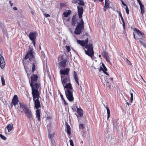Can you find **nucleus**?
Here are the masks:
<instances>
[{"mask_svg": "<svg viewBox=\"0 0 146 146\" xmlns=\"http://www.w3.org/2000/svg\"><path fill=\"white\" fill-rule=\"evenodd\" d=\"M61 78L66 98L69 101L72 102L74 100L73 95V90L71 84L69 82L70 81L69 76H64L61 75Z\"/></svg>", "mask_w": 146, "mask_h": 146, "instance_id": "obj_1", "label": "nucleus"}, {"mask_svg": "<svg viewBox=\"0 0 146 146\" xmlns=\"http://www.w3.org/2000/svg\"><path fill=\"white\" fill-rule=\"evenodd\" d=\"M88 39L86 38L85 40H78L77 43L83 47V49L85 51L86 54L90 56L92 59H94V52L93 50V46L92 42L91 41H89Z\"/></svg>", "mask_w": 146, "mask_h": 146, "instance_id": "obj_2", "label": "nucleus"}, {"mask_svg": "<svg viewBox=\"0 0 146 146\" xmlns=\"http://www.w3.org/2000/svg\"><path fill=\"white\" fill-rule=\"evenodd\" d=\"M77 9L79 18L80 19V21L79 23H78V25L76 27L74 31V34L77 35H80L84 28V22L82 18L83 8L81 6H77Z\"/></svg>", "mask_w": 146, "mask_h": 146, "instance_id": "obj_3", "label": "nucleus"}, {"mask_svg": "<svg viewBox=\"0 0 146 146\" xmlns=\"http://www.w3.org/2000/svg\"><path fill=\"white\" fill-rule=\"evenodd\" d=\"M32 94L33 98L34 104L35 108L37 109L36 113V118L39 121H40V110L38 108L40 107V102L39 100L40 97L39 91L32 92Z\"/></svg>", "mask_w": 146, "mask_h": 146, "instance_id": "obj_4", "label": "nucleus"}, {"mask_svg": "<svg viewBox=\"0 0 146 146\" xmlns=\"http://www.w3.org/2000/svg\"><path fill=\"white\" fill-rule=\"evenodd\" d=\"M34 52L33 51V49L31 48H29V50L26 55L25 59L29 58L30 62L29 63L30 65L32 67V72L34 73L36 68H37V63L35 60L34 56Z\"/></svg>", "mask_w": 146, "mask_h": 146, "instance_id": "obj_5", "label": "nucleus"}, {"mask_svg": "<svg viewBox=\"0 0 146 146\" xmlns=\"http://www.w3.org/2000/svg\"><path fill=\"white\" fill-rule=\"evenodd\" d=\"M31 81L30 85L31 88L32 92L39 91V88L40 85L39 82H37L38 76L34 74H32L31 76Z\"/></svg>", "mask_w": 146, "mask_h": 146, "instance_id": "obj_6", "label": "nucleus"}, {"mask_svg": "<svg viewBox=\"0 0 146 146\" xmlns=\"http://www.w3.org/2000/svg\"><path fill=\"white\" fill-rule=\"evenodd\" d=\"M102 64L103 67L101 66L100 67V70H102L107 75L104 78L105 82L104 83V85L106 84V86L108 87L109 89H110L111 84L113 82V78L109 76L108 73L106 72L107 69L104 64L102 63Z\"/></svg>", "mask_w": 146, "mask_h": 146, "instance_id": "obj_7", "label": "nucleus"}, {"mask_svg": "<svg viewBox=\"0 0 146 146\" xmlns=\"http://www.w3.org/2000/svg\"><path fill=\"white\" fill-rule=\"evenodd\" d=\"M21 108L23 110L26 116L29 118H32L33 115L31 110L26 106L24 105H21Z\"/></svg>", "mask_w": 146, "mask_h": 146, "instance_id": "obj_8", "label": "nucleus"}, {"mask_svg": "<svg viewBox=\"0 0 146 146\" xmlns=\"http://www.w3.org/2000/svg\"><path fill=\"white\" fill-rule=\"evenodd\" d=\"M37 34L36 32H31L28 35L29 39L31 40L34 46H35V40Z\"/></svg>", "mask_w": 146, "mask_h": 146, "instance_id": "obj_9", "label": "nucleus"}, {"mask_svg": "<svg viewBox=\"0 0 146 146\" xmlns=\"http://www.w3.org/2000/svg\"><path fill=\"white\" fill-rule=\"evenodd\" d=\"M77 108V112L78 113V115L76 114V116L78 118V121L80 122H81L82 121V119L83 118V111L82 109L80 108Z\"/></svg>", "mask_w": 146, "mask_h": 146, "instance_id": "obj_10", "label": "nucleus"}, {"mask_svg": "<svg viewBox=\"0 0 146 146\" xmlns=\"http://www.w3.org/2000/svg\"><path fill=\"white\" fill-rule=\"evenodd\" d=\"M70 69L69 68H67L64 69H61L60 70V72L61 75H63L64 76H69L68 73Z\"/></svg>", "mask_w": 146, "mask_h": 146, "instance_id": "obj_11", "label": "nucleus"}, {"mask_svg": "<svg viewBox=\"0 0 146 146\" xmlns=\"http://www.w3.org/2000/svg\"><path fill=\"white\" fill-rule=\"evenodd\" d=\"M19 102L18 97L17 95L14 96L12 100V103L11 104V106L12 107L13 105L15 106Z\"/></svg>", "mask_w": 146, "mask_h": 146, "instance_id": "obj_12", "label": "nucleus"}, {"mask_svg": "<svg viewBox=\"0 0 146 146\" xmlns=\"http://www.w3.org/2000/svg\"><path fill=\"white\" fill-rule=\"evenodd\" d=\"M13 127V125L12 123H10L6 127V129H5V133L7 134L8 133L10 132L12 130Z\"/></svg>", "mask_w": 146, "mask_h": 146, "instance_id": "obj_13", "label": "nucleus"}, {"mask_svg": "<svg viewBox=\"0 0 146 146\" xmlns=\"http://www.w3.org/2000/svg\"><path fill=\"white\" fill-rule=\"evenodd\" d=\"M5 66V62L3 57L0 54V66L2 69L4 68Z\"/></svg>", "mask_w": 146, "mask_h": 146, "instance_id": "obj_14", "label": "nucleus"}, {"mask_svg": "<svg viewBox=\"0 0 146 146\" xmlns=\"http://www.w3.org/2000/svg\"><path fill=\"white\" fill-rule=\"evenodd\" d=\"M78 19V17L76 15H75L73 16L72 18V25H74L77 23H78L77 22Z\"/></svg>", "mask_w": 146, "mask_h": 146, "instance_id": "obj_15", "label": "nucleus"}, {"mask_svg": "<svg viewBox=\"0 0 146 146\" xmlns=\"http://www.w3.org/2000/svg\"><path fill=\"white\" fill-rule=\"evenodd\" d=\"M66 130L67 133L69 135H70L71 134L70 127L68 124L67 123H66Z\"/></svg>", "mask_w": 146, "mask_h": 146, "instance_id": "obj_16", "label": "nucleus"}, {"mask_svg": "<svg viewBox=\"0 0 146 146\" xmlns=\"http://www.w3.org/2000/svg\"><path fill=\"white\" fill-rule=\"evenodd\" d=\"M66 60H64L59 63L60 66L63 68H65L66 67Z\"/></svg>", "mask_w": 146, "mask_h": 146, "instance_id": "obj_17", "label": "nucleus"}, {"mask_svg": "<svg viewBox=\"0 0 146 146\" xmlns=\"http://www.w3.org/2000/svg\"><path fill=\"white\" fill-rule=\"evenodd\" d=\"M133 30L139 36H142L143 33L138 29L135 28Z\"/></svg>", "mask_w": 146, "mask_h": 146, "instance_id": "obj_18", "label": "nucleus"}, {"mask_svg": "<svg viewBox=\"0 0 146 146\" xmlns=\"http://www.w3.org/2000/svg\"><path fill=\"white\" fill-rule=\"evenodd\" d=\"M71 11L70 10H68V11L64 12L63 14L65 17H67L71 13Z\"/></svg>", "mask_w": 146, "mask_h": 146, "instance_id": "obj_19", "label": "nucleus"}, {"mask_svg": "<svg viewBox=\"0 0 146 146\" xmlns=\"http://www.w3.org/2000/svg\"><path fill=\"white\" fill-rule=\"evenodd\" d=\"M17 17L18 19H19V21H21V20H22L23 18L24 17V15L22 13H18V16Z\"/></svg>", "mask_w": 146, "mask_h": 146, "instance_id": "obj_20", "label": "nucleus"}, {"mask_svg": "<svg viewBox=\"0 0 146 146\" xmlns=\"http://www.w3.org/2000/svg\"><path fill=\"white\" fill-rule=\"evenodd\" d=\"M139 5L140 7L141 14L142 15H143V14L144 13V6L142 4Z\"/></svg>", "mask_w": 146, "mask_h": 146, "instance_id": "obj_21", "label": "nucleus"}, {"mask_svg": "<svg viewBox=\"0 0 146 146\" xmlns=\"http://www.w3.org/2000/svg\"><path fill=\"white\" fill-rule=\"evenodd\" d=\"M104 106L106 108L107 110V113L108 114L107 119H108L110 117V111L109 108L108 107H106L105 106Z\"/></svg>", "mask_w": 146, "mask_h": 146, "instance_id": "obj_22", "label": "nucleus"}, {"mask_svg": "<svg viewBox=\"0 0 146 146\" xmlns=\"http://www.w3.org/2000/svg\"><path fill=\"white\" fill-rule=\"evenodd\" d=\"M74 77L75 80H78V78L77 77V73L75 71H74Z\"/></svg>", "mask_w": 146, "mask_h": 146, "instance_id": "obj_23", "label": "nucleus"}, {"mask_svg": "<svg viewBox=\"0 0 146 146\" xmlns=\"http://www.w3.org/2000/svg\"><path fill=\"white\" fill-rule=\"evenodd\" d=\"M78 1H79L78 3V4L79 5V6H84V3L83 0H78Z\"/></svg>", "mask_w": 146, "mask_h": 146, "instance_id": "obj_24", "label": "nucleus"}, {"mask_svg": "<svg viewBox=\"0 0 146 146\" xmlns=\"http://www.w3.org/2000/svg\"><path fill=\"white\" fill-rule=\"evenodd\" d=\"M110 2V1L108 0H105V6L109 8Z\"/></svg>", "mask_w": 146, "mask_h": 146, "instance_id": "obj_25", "label": "nucleus"}, {"mask_svg": "<svg viewBox=\"0 0 146 146\" xmlns=\"http://www.w3.org/2000/svg\"><path fill=\"white\" fill-rule=\"evenodd\" d=\"M1 80L2 86H4L5 85V81L3 76L1 77Z\"/></svg>", "mask_w": 146, "mask_h": 146, "instance_id": "obj_26", "label": "nucleus"}, {"mask_svg": "<svg viewBox=\"0 0 146 146\" xmlns=\"http://www.w3.org/2000/svg\"><path fill=\"white\" fill-rule=\"evenodd\" d=\"M102 54L105 58H107V53L106 51H104L102 52Z\"/></svg>", "mask_w": 146, "mask_h": 146, "instance_id": "obj_27", "label": "nucleus"}, {"mask_svg": "<svg viewBox=\"0 0 146 146\" xmlns=\"http://www.w3.org/2000/svg\"><path fill=\"white\" fill-rule=\"evenodd\" d=\"M117 12L118 13V14L120 16L122 22H123V21H124V20L123 18L122 17V15L121 13L120 12L118 11H117Z\"/></svg>", "mask_w": 146, "mask_h": 146, "instance_id": "obj_28", "label": "nucleus"}, {"mask_svg": "<svg viewBox=\"0 0 146 146\" xmlns=\"http://www.w3.org/2000/svg\"><path fill=\"white\" fill-rule=\"evenodd\" d=\"M79 128L80 129L83 130L84 128V125L82 124H80L79 126Z\"/></svg>", "mask_w": 146, "mask_h": 146, "instance_id": "obj_29", "label": "nucleus"}, {"mask_svg": "<svg viewBox=\"0 0 146 146\" xmlns=\"http://www.w3.org/2000/svg\"><path fill=\"white\" fill-rule=\"evenodd\" d=\"M51 145L52 146H56L55 141L54 140H51Z\"/></svg>", "mask_w": 146, "mask_h": 146, "instance_id": "obj_30", "label": "nucleus"}, {"mask_svg": "<svg viewBox=\"0 0 146 146\" xmlns=\"http://www.w3.org/2000/svg\"><path fill=\"white\" fill-rule=\"evenodd\" d=\"M131 95V99L130 101L132 103V102L133 100V94L132 93H130Z\"/></svg>", "mask_w": 146, "mask_h": 146, "instance_id": "obj_31", "label": "nucleus"}, {"mask_svg": "<svg viewBox=\"0 0 146 146\" xmlns=\"http://www.w3.org/2000/svg\"><path fill=\"white\" fill-rule=\"evenodd\" d=\"M54 134V133L51 134L49 133V138L50 139H51L53 137Z\"/></svg>", "mask_w": 146, "mask_h": 146, "instance_id": "obj_32", "label": "nucleus"}, {"mask_svg": "<svg viewBox=\"0 0 146 146\" xmlns=\"http://www.w3.org/2000/svg\"><path fill=\"white\" fill-rule=\"evenodd\" d=\"M0 137L1 138V139L3 140H5L6 139V138L5 137L3 136L1 134H0Z\"/></svg>", "mask_w": 146, "mask_h": 146, "instance_id": "obj_33", "label": "nucleus"}, {"mask_svg": "<svg viewBox=\"0 0 146 146\" xmlns=\"http://www.w3.org/2000/svg\"><path fill=\"white\" fill-rule=\"evenodd\" d=\"M125 11L127 14H129V11L128 9L127 6H126V7Z\"/></svg>", "mask_w": 146, "mask_h": 146, "instance_id": "obj_34", "label": "nucleus"}, {"mask_svg": "<svg viewBox=\"0 0 146 146\" xmlns=\"http://www.w3.org/2000/svg\"><path fill=\"white\" fill-rule=\"evenodd\" d=\"M69 141L70 145L71 146H74L73 141L72 139H70Z\"/></svg>", "mask_w": 146, "mask_h": 146, "instance_id": "obj_35", "label": "nucleus"}, {"mask_svg": "<svg viewBox=\"0 0 146 146\" xmlns=\"http://www.w3.org/2000/svg\"><path fill=\"white\" fill-rule=\"evenodd\" d=\"M66 49L68 52H69L70 50V49L69 46H66Z\"/></svg>", "mask_w": 146, "mask_h": 146, "instance_id": "obj_36", "label": "nucleus"}, {"mask_svg": "<svg viewBox=\"0 0 146 146\" xmlns=\"http://www.w3.org/2000/svg\"><path fill=\"white\" fill-rule=\"evenodd\" d=\"M44 15L46 18L48 17H50V15L48 14H44Z\"/></svg>", "mask_w": 146, "mask_h": 146, "instance_id": "obj_37", "label": "nucleus"}, {"mask_svg": "<svg viewBox=\"0 0 146 146\" xmlns=\"http://www.w3.org/2000/svg\"><path fill=\"white\" fill-rule=\"evenodd\" d=\"M109 7H106V6H104V11H106V9L108 8Z\"/></svg>", "mask_w": 146, "mask_h": 146, "instance_id": "obj_38", "label": "nucleus"}, {"mask_svg": "<svg viewBox=\"0 0 146 146\" xmlns=\"http://www.w3.org/2000/svg\"><path fill=\"white\" fill-rule=\"evenodd\" d=\"M78 1L77 0H73L72 1V3H74L76 4L77 3Z\"/></svg>", "mask_w": 146, "mask_h": 146, "instance_id": "obj_39", "label": "nucleus"}, {"mask_svg": "<svg viewBox=\"0 0 146 146\" xmlns=\"http://www.w3.org/2000/svg\"><path fill=\"white\" fill-rule=\"evenodd\" d=\"M121 3H122V5L124 6H125V7H126V6H127V5L125 3H124L123 1L122 0H121Z\"/></svg>", "mask_w": 146, "mask_h": 146, "instance_id": "obj_40", "label": "nucleus"}, {"mask_svg": "<svg viewBox=\"0 0 146 146\" xmlns=\"http://www.w3.org/2000/svg\"><path fill=\"white\" fill-rule=\"evenodd\" d=\"M138 2L139 5L142 4V3L140 0H137Z\"/></svg>", "mask_w": 146, "mask_h": 146, "instance_id": "obj_41", "label": "nucleus"}, {"mask_svg": "<svg viewBox=\"0 0 146 146\" xmlns=\"http://www.w3.org/2000/svg\"><path fill=\"white\" fill-rule=\"evenodd\" d=\"M122 22V23H123V29H124L125 27V22H124V21H123V22Z\"/></svg>", "mask_w": 146, "mask_h": 146, "instance_id": "obj_42", "label": "nucleus"}, {"mask_svg": "<svg viewBox=\"0 0 146 146\" xmlns=\"http://www.w3.org/2000/svg\"><path fill=\"white\" fill-rule=\"evenodd\" d=\"M9 3L11 5V7H12V6H13V3H11V1H9Z\"/></svg>", "mask_w": 146, "mask_h": 146, "instance_id": "obj_43", "label": "nucleus"}, {"mask_svg": "<svg viewBox=\"0 0 146 146\" xmlns=\"http://www.w3.org/2000/svg\"><path fill=\"white\" fill-rule=\"evenodd\" d=\"M127 61V62L128 64H131V62L127 59H126Z\"/></svg>", "mask_w": 146, "mask_h": 146, "instance_id": "obj_44", "label": "nucleus"}, {"mask_svg": "<svg viewBox=\"0 0 146 146\" xmlns=\"http://www.w3.org/2000/svg\"><path fill=\"white\" fill-rule=\"evenodd\" d=\"M60 96L62 100H64V99L63 98V96L61 94H60Z\"/></svg>", "mask_w": 146, "mask_h": 146, "instance_id": "obj_45", "label": "nucleus"}, {"mask_svg": "<svg viewBox=\"0 0 146 146\" xmlns=\"http://www.w3.org/2000/svg\"><path fill=\"white\" fill-rule=\"evenodd\" d=\"M13 9L15 10H17V8L16 7H15L13 8Z\"/></svg>", "mask_w": 146, "mask_h": 146, "instance_id": "obj_46", "label": "nucleus"}, {"mask_svg": "<svg viewBox=\"0 0 146 146\" xmlns=\"http://www.w3.org/2000/svg\"><path fill=\"white\" fill-rule=\"evenodd\" d=\"M75 81H76V83H77L78 85H79V82H78V80H76Z\"/></svg>", "mask_w": 146, "mask_h": 146, "instance_id": "obj_47", "label": "nucleus"}, {"mask_svg": "<svg viewBox=\"0 0 146 146\" xmlns=\"http://www.w3.org/2000/svg\"><path fill=\"white\" fill-rule=\"evenodd\" d=\"M64 102V104H66V105H67V103L65 101V100H64H64H63Z\"/></svg>", "mask_w": 146, "mask_h": 146, "instance_id": "obj_48", "label": "nucleus"}, {"mask_svg": "<svg viewBox=\"0 0 146 146\" xmlns=\"http://www.w3.org/2000/svg\"><path fill=\"white\" fill-rule=\"evenodd\" d=\"M106 58V59L107 62H108L109 61V59H108V58L107 57V58Z\"/></svg>", "mask_w": 146, "mask_h": 146, "instance_id": "obj_49", "label": "nucleus"}, {"mask_svg": "<svg viewBox=\"0 0 146 146\" xmlns=\"http://www.w3.org/2000/svg\"><path fill=\"white\" fill-rule=\"evenodd\" d=\"M31 13L32 14V15H34V12L33 11H31Z\"/></svg>", "mask_w": 146, "mask_h": 146, "instance_id": "obj_50", "label": "nucleus"}, {"mask_svg": "<svg viewBox=\"0 0 146 146\" xmlns=\"http://www.w3.org/2000/svg\"><path fill=\"white\" fill-rule=\"evenodd\" d=\"M69 19H70V18H68V19H67L66 20V21H69Z\"/></svg>", "mask_w": 146, "mask_h": 146, "instance_id": "obj_51", "label": "nucleus"}, {"mask_svg": "<svg viewBox=\"0 0 146 146\" xmlns=\"http://www.w3.org/2000/svg\"><path fill=\"white\" fill-rule=\"evenodd\" d=\"M47 118H49V119H50V118H51V117H50V116H49V117H47Z\"/></svg>", "mask_w": 146, "mask_h": 146, "instance_id": "obj_52", "label": "nucleus"}, {"mask_svg": "<svg viewBox=\"0 0 146 146\" xmlns=\"http://www.w3.org/2000/svg\"><path fill=\"white\" fill-rule=\"evenodd\" d=\"M99 1L100 2H102V1H103V0H99Z\"/></svg>", "mask_w": 146, "mask_h": 146, "instance_id": "obj_53", "label": "nucleus"}, {"mask_svg": "<svg viewBox=\"0 0 146 146\" xmlns=\"http://www.w3.org/2000/svg\"><path fill=\"white\" fill-rule=\"evenodd\" d=\"M134 37L135 38V35L134 33H133Z\"/></svg>", "mask_w": 146, "mask_h": 146, "instance_id": "obj_54", "label": "nucleus"}, {"mask_svg": "<svg viewBox=\"0 0 146 146\" xmlns=\"http://www.w3.org/2000/svg\"><path fill=\"white\" fill-rule=\"evenodd\" d=\"M127 104L128 105H129V104L127 102Z\"/></svg>", "mask_w": 146, "mask_h": 146, "instance_id": "obj_55", "label": "nucleus"}, {"mask_svg": "<svg viewBox=\"0 0 146 146\" xmlns=\"http://www.w3.org/2000/svg\"><path fill=\"white\" fill-rule=\"evenodd\" d=\"M39 49H40V50H41V47H40V46L39 47Z\"/></svg>", "mask_w": 146, "mask_h": 146, "instance_id": "obj_56", "label": "nucleus"}, {"mask_svg": "<svg viewBox=\"0 0 146 146\" xmlns=\"http://www.w3.org/2000/svg\"><path fill=\"white\" fill-rule=\"evenodd\" d=\"M99 57H101V56L100 55H99Z\"/></svg>", "mask_w": 146, "mask_h": 146, "instance_id": "obj_57", "label": "nucleus"}, {"mask_svg": "<svg viewBox=\"0 0 146 146\" xmlns=\"http://www.w3.org/2000/svg\"><path fill=\"white\" fill-rule=\"evenodd\" d=\"M31 98H30V100H31Z\"/></svg>", "mask_w": 146, "mask_h": 146, "instance_id": "obj_58", "label": "nucleus"}, {"mask_svg": "<svg viewBox=\"0 0 146 146\" xmlns=\"http://www.w3.org/2000/svg\"><path fill=\"white\" fill-rule=\"evenodd\" d=\"M4 34L5 35H6V33H4Z\"/></svg>", "mask_w": 146, "mask_h": 146, "instance_id": "obj_59", "label": "nucleus"}, {"mask_svg": "<svg viewBox=\"0 0 146 146\" xmlns=\"http://www.w3.org/2000/svg\"><path fill=\"white\" fill-rule=\"evenodd\" d=\"M82 143H83V141H82Z\"/></svg>", "mask_w": 146, "mask_h": 146, "instance_id": "obj_60", "label": "nucleus"}, {"mask_svg": "<svg viewBox=\"0 0 146 146\" xmlns=\"http://www.w3.org/2000/svg\"><path fill=\"white\" fill-rule=\"evenodd\" d=\"M141 77L142 78V76H141Z\"/></svg>", "mask_w": 146, "mask_h": 146, "instance_id": "obj_61", "label": "nucleus"}]
</instances>
